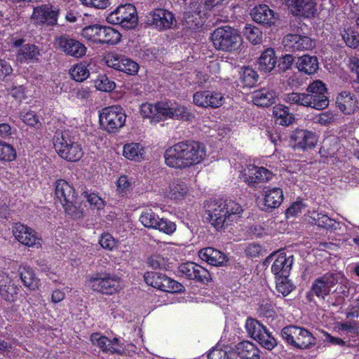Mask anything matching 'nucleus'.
I'll return each mask as SVG.
<instances>
[{"label": "nucleus", "mask_w": 359, "mask_h": 359, "mask_svg": "<svg viewBox=\"0 0 359 359\" xmlns=\"http://www.w3.org/2000/svg\"><path fill=\"white\" fill-rule=\"evenodd\" d=\"M283 1L294 16L311 18H314L317 12L314 0H283Z\"/></svg>", "instance_id": "nucleus-21"}, {"label": "nucleus", "mask_w": 359, "mask_h": 359, "mask_svg": "<svg viewBox=\"0 0 359 359\" xmlns=\"http://www.w3.org/2000/svg\"><path fill=\"white\" fill-rule=\"evenodd\" d=\"M108 67L126 73L128 75H135L139 70V65L123 55L116 53H109L105 57Z\"/></svg>", "instance_id": "nucleus-15"}, {"label": "nucleus", "mask_w": 359, "mask_h": 359, "mask_svg": "<svg viewBox=\"0 0 359 359\" xmlns=\"http://www.w3.org/2000/svg\"><path fill=\"white\" fill-rule=\"evenodd\" d=\"M184 288V286L181 283L171 279L164 274L161 281L160 290L165 292L176 293L182 292Z\"/></svg>", "instance_id": "nucleus-48"}, {"label": "nucleus", "mask_w": 359, "mask_h": 359, "mask_svg": "<svg viewBox=\"0 0 359 359\" xmlns=\"http://www.w3.org/2000/svg\"><path fill=\"white\" fill-rule=\"evenodd\" d=\"M60 11L50 4L34 8L32 18L36 24L55 26L57 24Z\"/></svg>", "instance_id": "nucleus-18"}, {"label": "nucleus", "mask_w": 359, "mask_h": 359, "mask_svg": "<svg viewBox=\"0 0 359 359\" xmlns=\"http://www.w3.org/2000/svg\"><path fill=\"white\" fill-rule=\"evenodd\" d=\"M265 326L258 320L253 318H248L245 323V328L248 334L251 338L255 339L262 333Z\"/></svg>", "instance_id": "nucleus-57"}, {"label": "nucleus", "mask_w": 359, "mask_h": 359, "mask_svg": "<svg viewBox=\"0 0 359 359\" xmlns=\"http://www.w3.org/2000/svg\"><path fill=\"white\" fill-rule=\"evenodd\" d=\"M206 156L205 145L198 141L183 140L167 148L163 157L169 168L184 170L201 163Z\"/></svg>", "instance_id": "nucleus-1"}, {"label": "nucleus", "mask_w": 359, "mask_h": 359, "mask_svg": "<svg viewBox=\"0 0 359 359\" xmlns=\"http://www.w3.org/2000/svg\"><path fill=\"white\" fill-rule=\"evenodd\" d=\"M276 93L273 90L263 88L253 92L252 98L253 103L262 107H269L275 103Z\"/></svg>", "instance_id": "nucleus-31"}, {"label": "nucleus", "mask_w": 359, "mask_h": 359, "mask_svg": "<svg viewBox=\"0 0 359 359\" xmlns=\"http://www.w3.org/2000/svg\"><path fill=\"white\" fill-rule=\"evenodd\" d=\"M337 108L345 115H353L359 111V100L356 95L342 90L336 96Z\"/></svg>", "instance_id": "nucleus-22"}, {"label": "nucleus", "mask_w": 359, "mask_h": 359, "mask_svg": "<svg viewBox=\"0 0 359 359\" xmlns=\"http://www.w3.org/2000/svg\"><path fill=\"white\" fill-rule=\"evenodd\" d=\"M334 121V114L331 111H323L313 117V122L321 126H328Z\"/></svg>", "instance_id": "nucleus-64"}, {"label": "nucleus", "mask_w": 359, "mask_h": 359, "mask_svg": "<svg viewBox=\"0 0 359 359\" xmlns=\"http://www.w3.org/2000/svg\"><path fill=\"white\" fill-rule=\"evenodd\" d=\"M250 16L254 22L268 28L275 25L277 18L273 10L266 4H259L250 11Z\"/></svg>", "instance_id": "nucleus-24"}, {"label": "nucleus", "mask_w": 359, "mask_h": 359, "mask_svg": "<svg viewBox=\"0 0 359 359\" xmlns=\"http://www.w3.org/2000/svg\"><path fill=\"white\" fill-rule=\"evenodd\" d=\"M20 118L26 125L33 127L35 129H41L42 127L41 123L39 121V116L33 111H27L25 113H21Z\"/></svg>", "instance_id": "nucleus-59"}, {"label": "nucleus", "mask_w": 359, "mask_h": 359, "mask_svg": "<svg viewBox=\"0 0 359 359\" xmlns=\"http://www.w3.org/2000/svg\"><path fill=\"white\" fill-rule=\"evenodd\" d=\"M242 212L241 205L233 200L215 199L207 204L209 222L217 231L226 229Z\"/></svg>", "instance_id": "nucleus-2"}, {"label": "nucleus", "mask_w": 359, "mask_h": 359, "mask_svg": "<svg viewBox=\"0 0 359 359\" xmlns=\"http://www.w3.org/2000/svg\"><path fill=\"white\" fill-rule=\"evenodd\" d=\"M55 194L62 205L66 214L75 219L83 217V210L77 206V194L73 186L67 181L63 179L55 181Z\"/></svg>", "instance_id": "nucleus-5"}, {"label": "nucleus", "mask_w": 359, "mask_h": 359, "mask_svg": "<svg viewBox=\"0 0 359 359\" xmlns=\"http://www.w3.org/2000/svg\"><path fill=\"white\" fill-rule=\"evenodd\" d=\"M273 115L277 124L287 126L294 120V115L289 111V108L285 105L277 104L273 108Z\"/></svg>", "instance_id": "nucleus-37"}, {"label": "nucleus", "mask_w": 359, "mask_h": 359, "mask_svg": "<svg viewBox=\"0 0 359 359\" xmlns=\"http://www.w3.org/2000/svg\"><path fill=\"white\" fill-rule=\"evenodd\" d=\"M53 45L65 55L78 59L85 56L87 51L82 42L67 34L55 37Z\"/></svg>", "instance_id": "nucleus-11"}, {"label": "nucleus", "mask_w": 359, "mask_h": 359, "mask_svg": "<svg viewBox=\"0 0 359 359\" xmlns=\"http://www.w3.org/2000/svg\"><path fill=\"white\" fill-rule=\"evenodd\" d=\"M275 280L277 291L279 293H281L284 297L287 296L294 289V286L288 278H286L285 279L277 278H275Z\"/></svg>", "instance_id": "nucleus-61"}, {"label": "nucleus", "mask_w": 359, "mask_h": 359, "mask_svg": "<svg viewBox=\"0 0 359 359\" xmlns=\"http://www.w3.org/2000/svg\"><path fill=\"white\" fill-rule=\"evenodd\" d=\"M311 218L313 224L321 228L329 229H333L335 226V220L329 217L326 214L313 212Z\"/></svg>", "instance_id": "nucleus-45"}, {"label": "nucleus", "mask_w": 359, "mask_h": 359, "mask_svg": "<svg viewBox=\"0 0 359 359\" xmlns=\"http://www.w3.org/2000/svg\"><path fill=\"white\" fill-rule=\"evenodd\" d=\"M293 256L287 257L285 254H280L271 266V272L275 278H288L293 264Z\"/></svg>", "instance_id": "nucleus-27"}, {"label": "nucleus", "mask_w": 359, "mask_h": 359, "mask_svg": "<svg viewBox=\"0 0 359 359\" xmlns=\"http://www.w3.org/2000/svg\"><path fill=\"white\" fill-rule=\"evenodd\" d=\"M243 32L246 39L252 44L257 45L262 42V32L255 25L246 24Z\"/></svg>", "instance_id": "nucleus-42"}, {"label": "nucleus", "mask_w": 359, "mask_h": 359, "mask_svg": "<svg viewBox=\"0 0 359 359\" xmlns=\"http://www.w3.org/2000/svg\"><path fill=\"white\" fill-rule=\"evenodd\" d=\"M236 353L241 359H260L259 349L249 341H242L236 345Z\"/></svg>", "instance_id": "nucleus-32"}, {"label": "nucleus", "mask_w": 359, "mask_h": 359, "mask_svg": "<svg viewBox=\"0 0 359 359\" xmlns=\"http://www.w3.org/2000/svg\"><path fill=\"white\" fill-rule=\"evenodd\" d=\"M210 39L214 47L219 50L231 52L240 46L241 36L238 30L229 25L216 28L211 34Z\"/></svg>", "instance_id": "nucleus-7"}, {"label": "nucleus", "mask_w": 359, "mask_h": 359, "mask_svg": "<svg viewBox=\"0 0 359 359\" xmlns=\"http://www.w3.org/2000/svg\"><path fill=\"white\" fill-rule=\"evenodd\" d=\"M286 101L290 104L311 107L308 93L292 92L287 95Z\"/></svg>", "instance_id": "nucleus-51"}, {"label": "nucleus", "mask_w": 359, "mask_h": 359, "mask_svg": "<svg viewBox=\"0 0 359 359\" xmlns=\"http://www.w3.org/2000/svg\"><path fill=\"white\" fill-rule=\"evenodd\" d=\"M277 57L273 48H268L264 50L258 59V68L264 73L271 72L276 67Z\"/></svg>", "instance_id": "nucleus-33"}, {"label": "nucleus", "mask_w": 359, "mask_h": 359, "mask_svg": "<svg viewBox=\"0 0 359 359\" xmlns=\"http://www.w3.org/2000/svg\"><path fill=\"white\" fill-rule=\"evenodd\" d=\"M163 276L164 273L156 271H147L144 274V280L148 285L160 290Z\"/></svg>", "instance_id": "nucleus-58"}, {"label": "nucleus", "mask_w": 359, "mask_h": 359, "mask_svg": "<svg viewBox=\"0 0 359 359\" xmlns=\"http://www.w3.org/2000/svg\"><path fill=\"white\" fill-rule=\"evenodd\" d=\"M259 333V335L256 338V340L262 347L267 350H272L277 344L276 340L269 333L266 327Z\"/></svg>", "instance_id": "nucleus-53"}, {"label": "nucleus", "mask_w": 359, "mask_h": 359, "mask_svg": "<svg viewBox=\"0 0 359 359\" xmlns=\"http://www.w3.org/2000/svg\"><path fill=\"white\" fill-rule=\"evenodd\" d=\"M106 20L109 24L126 29H133L138 20L136 8L131 4H121L107 15Z\"/></svg>", "instance_id": "nucleus-9"}, {"label": "nucleus", "mask_w": 359, "mask_h": 359, "mask_svg": "<svg viewBox=\"0 0 359 359\" xmlns=\"http://www.w3.org/2000/svg\"><path fill=\"white\" fill-rule=\"evenodd\" d=\"M193 117V114L185 106L177 103L171 105L170 118L190 121Z\"/></svg>", "instance_id": "nucleus-41"}, {"label": "nucleus", "mask_w": 359, "mask_h": 359, "mask_svg": "<svg viewBox=\"0 0 359 359\" xmlns=\"http://www.w3.org/2000/svg\"><path fill=\"white\" fill-rule=\"evenodd\" d=\"M126 115L119 105L103 108L99 111V121L102 130L109 133H116L125 125Z\"/></svg>", "instance_id": "nucleus-8"}, {"label": "nucleus", "mask_w": 359, "mask_h": 359, "mask_svg": "<svg viewBox=\"0 0 359 359\" xmlns=\"http://www.w3.org/2000/svg\"><path fill=\"white\" fill-rule=\"evenodd\" d=\"M71 97L73 100H80L81 102H87L91 95L90 89L86 86H81L80 88H74L70 92Z\"/></svg>", "instance_id": "nucleus-63"}, {"label": "nucleus", "mask_w": 359, "mask_h": 359, "mask_svg": "<svg viewBox=\"0 0 359 359\" xmlns=\"http://www.w3.org/2000/svg\"><path fill=\"white\" fill-rule=\"evenodd\" d=\"M259 333V335L256 338V340L262 347L267 350H272L277 344L276 340L269 333L266 327Z\"/></svg>", "instance_id": "nucleus-52"}, {"label": "nucleus", "mask_w": 359, "mask_h": 359, "mask_svg": "<svg viewBox=\"0 0 359 359\" xmlns=\"http://www.w3.org/2000/svg\"><path fill=\"white\" fill-rule=\"evenodd\" d=\"M174 21L173 13L164 8H156L147 16V23L158 31L170 29Z\"/></svg>", "instance_id": "nucleus-23"}, {"label": "nucleus", "mask_w": 359, "mask_h": 359, "mask_svg": "<svg viewBox=\"0 0 359 359\" xmlns=\"http://www.w3.org/2000/svg\"><path fill=\"white\" fill-rule=\"evenodd\" d=\"M338 329L347 336L359 334V322L354 320H348L337 323Z\"/></svg>", "instance_id": "nucleus-50"}, {"label": "nucleus", "mask_w": 359, "mask_h": 359, "mask_svg": "<svg viewBox=\"0 0 359 359\" xmlns=\"http://www.w3.org/2000/svg\"><path fill=\"white\" fill-rule=\"evenodd\" d=\"M159 216L151 209H146L142 212L139 221L148 229H155Z\"/></svg>", "instance_id": "nucleus-44"}, {"label": "nucleus", "mask_w": 359, "mask_h": 359, "mask_svg": "<svg viewBox=\"0 0 359 359\" xmlns=\"http://www.w3.org/2000/svg\"><path fill=\"white\" fill-rule=\"evenodd\" d=\"M21 292V286L15 285L7 274L0 275V296L7 302H15Z\"/></svg>", "instance_id": "nucleus-26"}, {"label": "nucleus", "mask_w": 359, "mask_h": 359, "mask_svg": "<svg viewBox=\"0 0 359 359\" xmlns=\"http://www.w3.org/2000/svg\"><path fill=\"white\" fill-rule=\"evenodd\" d=\"M280 334L287 345L297 349H310L317 343L313 333L304 327L289 325L284 327Z\"/></svg>", "instance_id": "nucleus-4"}, {"label": "nucleus", "mask_w": 359, "mask_h": 359, "mask_svg": "<svg viewBox=\"0 0 359 359\" xmlns=\"http://www.w3.org/2000/svg\"><path fill=\"white\" fill-rule=\"evenodd\" d=\"M156 117H154V122H160L167 118H170L171 114V106L168 102H156Z\"/></svg>", "instance_id": "nucleus-56"}, {"label": "nucleus", "mask_w": 359, "mask_h": 359, "mask_svg": "<svg viewBox=\"0 0 359 359\" xmlns=\"http://www.w3.org/2000/svg\"><path fill=\"white\" fill-rule=\"evenodd\" d=\"M16 156V151L13 146L0 140V162L13 161Z\"/></svg>", "instance_id": "nucleus-46"}, {"label": "nucleus", "mask_w": 359, "mask_h": 359, "mask_svg": "<svg viewBox=\"0 0 359 359\" xmlns=\"http://www.w3.org/2000/svg\"><path fill=\"white\" fill-rule=\"evenodd\" d=\"M95 88L100 91L110 92L116 87L114 81L110 80L106 74H99L95 80Z\"/></svg>", "instance_id": "nucleus-54"}, {"label": "nucleus", "mask_w": 359, "mask_h": 359, "mask_svg": "<svg viewBox=\"0 0 359 359\" xmlns=\"http://www.w3.org/2000/svg\"><path fill=\"white\" fill-rule=\"evenodd\" d=\"M296 67L300 73L311 76L319 69L318 60L315 55L305 54L298 57Z\"/></svg>", "instance_id": "nucleus-29"}, {"label": "nucleus", "mask_w": 359, "mask_h": 359, "mask_svg": "<svg viewBox=\"0 0 359 359\" xmlns=\"http://www.w3.org/2000/svg\"><path fill=\"white\" fill-rule=\"evenodd\" d=\"M188 187L180 179L174 180L168 187V196L173 200L182 199L187 194Z\"/></svg>", "instance_id": "nucleus-39"}, {"label": "nucleus", "mask_w": 359, "mask_h": 359, "mask_svg": "<svg viewBox=\"0 0 359 359\" xmlns=\"http://www.w3.org/2000/svg\"><path fill=\"white\" fill-rule=\"evenodd\" d=\"M311 107L317 110L326 109L330 103L327 89L325 84L320 80L312 82L307 88Z\"/></svg>", "instance_id": "nucleus-13"}, {"label": "nucleus", "mask_w": 359, "mask_h": 359, "mask_svg": "<svg viewBox=\"0 0 359 359\" xmlns=\"http://www.w3.org/2000/svg\"><path fill=\"white\" fill-rule=\"evenodd\" d=\"M198 257L213 266H223L228 262L227 256L224 252L211 247L200 250Z\"/></svg>", "instance_id": "nucleus-28"}, {"label": "nucleus", "mask_w": 359, "mask_h": 359, "mask_svg": "<svg viewBox=\"0 0 359 359\" xmlns=\"http://www.w3.org/2000/svg\"><path fill=\"white\" fill-rule=\"evenodd\" d=\"M69 74L74 81L82 82L88 78L90 72L85 63L79 62L69 69Z\"/></svg>", "instance_id": "nucleus-43"}, {"label": "nucleus", "mask_w": 359, "mask_h": 359, "mask_svg": "<svg viewBox=\"0 0 359 359\" xmlns=\"http://www.w3.org/2000/svg\"><path fill=\"white\" fill-rule=\"evenodd\" d=\"M90 340L93 345L98 346L104 353H114L117 351L110 344L109 339L99 332L91 334Z\"/></svg>", "instance_id": "nucleus-40"}, {"label": "nucleus", "mask_w": 359, "mask_h": 359, "mask_svg": "<svg viewBox=\"0 0 359 359\" xmlns=\"http://www.w3.org/2000/svg\"><path fill=\"white\" fill-rule=\"evenodd\" d=\"M290 142L294 149L306 151L315 147L318 137L311 130L297 128L290 135Z\"/></svg>", "instance_id": "nucleus-19"}, {"label": "nucleus", "mask_w": 359, "mask_h": 359, "mask_svg": "<svg viewBox=\"0 0 359 359\" xmlns=\"http://www.w3.org/2000/svg\"><path fill=\"white\" fill-rule=\"evenodd\" d=\"M341 34L347 46L351 48L359 46V34L352 27L344 29Z\"/></svg>", "instance_id": "nucleus-47"}, {"label": "nucleus", "mask_w": 359, "mask_h": 359, "mask_svg": "<svg viewBox=\"0 0 359 359\" xmlns=\"http://www.w3.org/2000/svg\"><path fill=\"white\" fill-rule=\"evenodd\" d=\"M101 29L102 25L92 24L82 28L80 34L89 44L99 46V43H100L99 33Z\"/></svg>", "instance_id": "nucleus-38"}, {"label": "nucleus", "mask_w": 359, "mask_h": 359, "mask_svg": "<svg viewBox=\"0 0 359 359\" xmlns=\"http://www.w3.org/2000/svg\"><path fill=\"white\" fill-rule=\"evenodd\" d=\"M88 281L93 292L102 295H114L122 289L121 278L106 271L93 273Z\"/></svg>", "instance_id": "nucleus-6"}, {"label": "nucleus", "mask_w": 359, "mask_h": 359, "mask_svg": "<svg viewBox=\"0 0 359 359\" xmlns=\"http://www.w3.org/2000/svg\"><path fill=\"white\" fill-rule=\"evenodd\" d=\"M12 233L15 238L22 245L36 248L41 246V238L33 229L24 224L15 223L12 226Z\"/></svg>", "instance_id": "nucleus-14"}, {"label": "nucleus", "mask_w": 359, "mask_h": 359, "mask_svg": "<svg viewBox=\"0 0 359 359\" xmlns=\"http://www.w3.org/2000/svg\"><path fill=\"white\" fill-rule=\"evenodd\" d=\"M337 280L334 274L327 273L316 278L311 283L309 290L306 293V298L309 302H313L315 297L320 301H324L330 294L332 288L336 285Z\"/></svg>", "instance_id": "nucleus-10"}, {"label": "nucleus", "mask_w": 359, "mask_h": 359, "mask_svg": "<svg viewBox=\"0 0 359 359\" xmlns=\"http://www.w3.org/2000/svg\"><path fill=\"white\" fill-rule=\"evenodd\" d=\"M99 243L100 246L107 250L113 251L118 248V241L109 233H103L101 234Z\"/></svg>", "instance_id": "nucleus-60"}, {"label": "nucleus", "mask_w": 359, "mask_h": 359, "mask_svg": "<svg viewBox=\"0 0 359 359\" xmlns=\"http://www.w3.org/2000/svg\"><path fill=\"white\" fill-rule=\"evenodd\" d=\"M99 35V46H114L118 43L121 39V34L117 29L107 25H102Z\"/></svg>", "instance_id": "nucleus-35"}, {"label": "nucleus", "mask_w": 359, "mask_h": 359, "mask_svg": "<svg viewBox=\"0 0 359 359\" xmlns=\"http://www.w3.org/2000/svg\"><path fill=\"white\" fill-rule=\"evenodd\" d=\"M40 55V50L37 46L27 43L18 50L17 57L20 62H29L37 61Z\"/></svg>", "instance_id": "nucleus-36"}, {"label": "nucleus", "mask_w": 359, "mask_h": 359, "mask_svg": "<svg viewBox=\"0 0 359 359\" xmlns=\"http://www.w3.org/2000/svg\"><path fill=\"white\" fill-rule=\"evenodd\" d=\"M54 147L57 154L69 162H76L83 156V149L74 133L66 130L57 134L54 138Z\"/></svg>", "instance_id": "nucleus-3"}, {"label": "nucleus", "mask_w": 359, "mask_h": 359, "mask_svg": "<svg viewBox=\"0 0 359 359\" xmlns=\"http://www.w3.org/2000/svg\"><path fill=\"white\" fill-rule=\"evenodd\" d=\"M258 77L259 76L255 70L251 67H245L243 69L241 79L244 86L252 87L257 82Z\"/></svg>", "instance_id": "nucleus-55"}, {"label": "nucleus", "mask_w": 359, "mask_h": 359, "mask_svg": "<svg viewBox=\"0 0 359 359\" xmlns=\"http://www.w3.org/2000/svg\"><path fill=\"white\" fill-rule=\"evenodd\" d=\"M145 147L139 142L126 143L123 147V156L128 160L140 163L145 159Z\"/></svg>", "instance_id": "nucleus-30"}, {"label": "nucleus", "mask_w": 359, "mask_h": 359, "mask_svg": "<svg viewBox=\"0 0 359 359\" xmlns=\"http://www.w3.org/2000/svg\"><path fill=\"white\" fill-rule=\"evenodd\" d=\"M155 229L167 235H171L176 231V224L166 218H159Z\"/></svg>", "instance_id": "nucleus-62"}, {"label": "nucleus", "mask_w": 359, "mask_h": 359, "mask_svg": "<svg viewBox=\"0 0 359 359\" xmlns=\"http://www.w3.org/2000/svg\"><path fill=\"white\" fill-rule=\"evenodd\" d=\"M282 43L287 50L303 51L311 50L316 41L311 37L299 34H287L284 36Z\"/></svg>", "instance_id": "nucleus-20"}, {"label": "nucleus", "mask_w": 359, "mask_h": 359, "mask_svg": "<svg viewBox=\"0 0 359 359\" xmlns=\"http://www.w3.org/2000/svg\"><path fill=\"white\" fill-rule=\"evenodd\" d=\"M272 173L264 167L250 165L243 176V181L250 187H256L259 183L271 180Z\"/></svg>", "instance_id": "nucleus-25"}, {"label": "nucleus", "mask_w": 359, "mask_h": 359, "mask_svg": "<svg viewBox=\"0 0 359 359\" xmlns=\"http://www.w3.org/2000/svg\"><path fill=\"white\" fill-rule=\"evenodd\" d=\"M195 271L194 272L193 278L190 280H194L203 285H208L212 280V277L210 272L199 264H196Z\"/></svg>", "instance_id": "nucleus-49"}, {"label": "nucleus", "mask_w": 359, "mask_h": 359, "mask_svg": "<svg viewBox=\"0 0 359 359\" xmlns=\"http://www.w3.org/2000/svg\"><path fill=\"white\" fill-rule=\"evenodd\" d=\"M284 199L283 191L280 187H264L262 192V198L257 201L260 210L265 212H271L278 208Z\"/></svg>", "instance_id": "nucleus-12"}, {"label": "nucleus", "mask_w": 359, "mask_h": 359, "mask_svg": "<svg viewBox=\"0 0 359 359\" xmlns=\"http://www.w3.org/2000/svg\"><path fill=\"white\" fill-rule=\"evenodd\" d=\"M224 95L219 92L210 90L196 91L193 95L194 104L203 108L217 109L224 103Z\"/></svg>", "instance_id": "nucleus-16"}, {"label": "nucleus", "mask_w": 359, "mask_h": 359, "mask_svg": "<svg viewBox=\"0 0 359 359\" xmlns=\"http://www.w3.org/2000/svg\"><path fill=\"white\" fill-rule=\"evenodd\" d=\"M19 276L25 287L30 290L39 287V279L36 277L34 269L27 265L20 266L18 269Z\"/></svg>", "instance_id": "nucleus-34"}, {"label": "nucleus", "mask_w": 359, "mask_h": 359, "mask_svg": "<svg viewBox=\"0 0 359 359\" xmlns=\"http://www.w3.org/2000/svg\"><path fill=\"white\" fill-rule=\"evenodd\" d=\"M205 18L206 13L203 11L202 5L197 1L191 2L185 9L183 24L190 29H196L204 25Z\"/></svg>", "instance_id": "nucleus-17"}]
</instances>
